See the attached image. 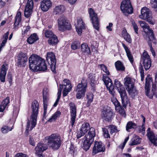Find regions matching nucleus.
Returning a JSON list of instances; mask_svg holds the SVG:
<instances>
[{
    "mask_svg": "<svg viewBox=\"0 0 157 157\" xmlns=\"http://www.w3.org/2000/svg\"><path fill=\"white\" fill-rule=\"evenodd\" d=\"M114 85L119 93L125 91L123 86L117 79L115 80Z\"/></svg>",
    "mask_w": 157,
    "mask_h": 157,
    "instance_id": "34",
    "label": "nucleus"
},
{
    "mask_svg": "<svg viewBox=\"0 0 157 157\" xmlns=\"http://www.w3.org/2000/svg\"><path fill=\"white\" fill-rule=\"evenodd\" d=\"M43 33L46 37L49 38L55 35L51 31L48 29H44L43 30Z\"/></svg>",
    "mask_w": 157,
    "mask_h": 157,
    "instance_id": "47",
    "label": "nucleus"
},
{
    "mask_svg": "<svg viewBox=\"0 0 157 157\" xmlns=\"http://www.w3.org/2000/svg\"><path fill=\"white\" fill-rule=\"evenodd\" d=\"M151 37H149V40H148V44L149 45L150 47V49L152 53V55L153 56H155V51H154V50L153 49V48H152V45H151V42H150V41L151 40Z\"/></svg>",
    "mask_w": 157,
    "mask_h": 157,
    "instance_id": "54",
    "label": "nucleus"
},
{
    "mask_svg": "<svg viewBox=\"0 0 157 157\" xmlns=\"http://www.w3.org/2000/svg\"><path fill=\"white\" fill-rule=\"evenodd\" d=\"M58 29L61 31L66 30H70L71 29V24L68 22L67 18L63 15L60 16L58 19Z\"/></svg>",
    "mask_w": 157,
    "mask_h": 157,
    "instance_id": "8",
    "label": "nucleus"
},
{
    "mask_svg": "<svg viewBox=\"0 0 157 157\" xmlns=\"http://www.w3.org/2000/svg\"><path fill=\"white\" fill-rule=\"evenodd\" d=\"M52 6V2L51 1H41L40 2V8L43 12H45L48 11Z\"/></svg>",
    "mask_w": 157,
    "mask_h": 157,
    "instance_id": "25",
    "label": "nucleus"
},
{
    "mask_svg": "<svg viewBox=\"0 0 157 157\" xmlns=\"http://www.w3.org/2000/svg\"><path fill=\"white\" fill-rule=\"evenodd\" d=\"M121 8L122 12L126 15L132 13L133 11L130 0H123L121 4Z\"/></svg>",
    "mask_w": 157,
    "mask_h": 157,
    "instance_id": "10",
    "label": "nucleus"
},
{
    "mask_svg": "<svg viewBox=\"0 0 157 157\" xmlns=\"http://www.w3.org/2000/svg\"><path fill=\"white\" fill-rule=\"evenodd\" d=\"M140 71L141 75H144V70L142 66L140 67Z\"/></svg>",
    "mask_w": 157,
    "mask_h": 157,
    "instance_id": "63",
    "label": "nucleus"
},
{
    "mask_svg": "<svg viewBox=\"0 0 157 157\" xmlns=\"http://www.w3.org/2000/svg\"><path fill=\"white\" fill-rule=\"evenodd\" d=\"M136 124L132 121L128 122L126 126V130L128 132H130V129L131 128H136Z\"/></svg>",
    "mask_w": 157,
    "mask_h": 157,
    "instance_id": "44",
    "label": "nucleus"
},
{
    "mask_svg": "<svg viewBox=\"0 0 157 157\" xmlns=\"http://www.w3.org/2000/svg\"><path fill=\"white\" fill-rule=\"evenodd\" d=\"M10 124H8V125H5L2 128L1 132L3 133L6 134L13 129V121H12L10 119Z\"/></svg>",
    "mask_w": 157,
    "mask_h": 157,
    "instance_id": "28",
    "label": "nucleus"
},
{
    "mask_svg": "<svg viewBox=\"0 0 157 157\" xmlns=\"http://www.w3.org/2000/svg\"><path fill=\"white\" fill-rule=\"evenodd\" d=\"M21 20V13L19 10L17 12L15 17V21L14 24L15 28L18 26Z\"/></svg>",
    "mask_w": 157,
    "mask_h": 157,
    "instance_id": "37",
    "label": "nucleus"
},
{
    "mask_svg": "<svg viewBox=\"0 0 157 157\" xmlns=\"http://www.w3.org/2000/svg\"><path fill=\"white\" fill-rule=\"evenodd\" d=\"M29 68L34 71H44L47 67L45 60L39 56L32 55L29 59Z\"/></svg>",
    "mask_w": 157,
    "mask_h": 157,
    "instance_id": "2",
    "label": "nucleus"
},
{
    "mask_svg": "<svg viewBox=\"0 0 157 157\" xmlns=\"http://www.w3.org/2000/svg\"><path fill=\"white\" fill-rule=\"evenodd\" d=\"M58 42L57 37L56 35H53L51 37L49 38L48 40V43L50 45H54L56 44Z\"/></svg>",
    "mask_w": 157,
    "mask_h": 157,
    "instance_id": "43",
    "label": "nucleus"
},
{
    "mask_svg": "<svg viewBox=\"0 0 157 157\" xmlns=\"http://www.w3.org/2000/svg\"><path fill=\"white\" fill-rule=\"evenodd\" d=\"M122 34L124 39L129 43H131L132 41L130 35L127 32L125 29H124L122 31Z\"/></svg>",
    "mask_w": 157,
    "mask_h": 157,
    "instance_id": "38",
    "label": "nucleus"
},
{
    "mask_svg": "<svg viewBox=\"0 0 157 157\" xmlns=\"http://www.w3.org/2000/svg\"><path fill=\"white\" fill-rule=\"evenodd\" d=\"M29 142L30 144L32 146H35V141L33 137L31 136H29Z\"/></svg>",
    "mask_w": 157,
    "mask_h": 157,
    "instance_id": "56",
    "label": "nucleus"
},
{
    "mask_svg": "<svg viewBox=\"0 0 157 157\" xmlns=\"http://www.w3.org/2000/svg\"><path fill=\"white\" fill-rule=\"evenodd\" d=\"M141 116L143 118V123L141 126L139 127L138 129L139 132H142V134H144L145 132V128L144 126V124L145 122V118L142 115H141Z\"/></svg>",
    "mask_w": 157,
    "mask_h": 157,
    "instance_id": "46",
    "label": "nucleus"
},
{
    "mask_svg": "<svg viewBox=\"0 0 157 157\" xmlns=\"http://www.w3.org/2000/svg\"><path fill=\"white\" fill-rule=\"evenodd\" d=\"M37 157H44V156L43 155L42 153H35Z\"/></svg>",
    "mask_w": 157,
    "mask_h": 157,
    "instance_id": "64",
    "label": "nucleus"
},
{
    "mask_svg": "<svg viewBox=\"0 0 157 157\" xmlns=\"http://www.w3.org/2000/svg\"><path fill=\"white\" fill-rule=\"evenodd\" d=\"M141 60L145 69L147 70L151 67V62L149 56L147 53L144 51L141 56Z\"/></svg>",
    "mask_w": 157,
    "mask_h": 157,
    "instance_id": "14",
    "label": "nucleus"
},
{
    "mask_svg": "<svg viewBox=\"0 0 157 157\" xmlns=\"http://www.w3.org/2000/svg\"><path fill=\"white\" fill-rule=\"evenodd\" d=\"M115 67L118 71H124L125 67L123 64L120 61H116L115 63Z\"/></svg>",
    "mask_w": 157,
    "mask_h": 157,
    "instance_id": "41",
    "label": "nucleus"
},
{
    "mask_svg": "<svg viewBox=\"0 0 157 157\" xmlns=\"http://www.w3.org/2000/svg\"><path fill=\"white\" fill-rule=\"evenodd\" d=\"M89 17L92 21L93 27L97 31H99L100 28V24L98 18L97 14L94 10L92 8H89L88 10Z\"/></svg>",
    "mask_w": 157,
    "mask_h": 157,
    "instance_id": "9",
    "label": "nucleus"
},
{
    "mask_svg": "<svg viewBox=\"0 0 157 157\" xmlns=\"http://www.w3.org/2000/svg\"><path fill=\"white\" fill-rule=\"evenodd\" d=\"M147 136L151 142L155 146H157V136L151 132L147 133Z\"/></svg>",
    "mask_w": 157,
    "mask_h": 157,
    "instance_id": "31",
    "label": "nucleus"
},
{
    "mask_svg": "<svg viewBox=\"0 0 157 157\" xmlns=\"http://www.w3.org/2000/svg\"><path fill=\"white\" fill-rule=\"evenodd\" d=\"M133 27V29L135 30V32L136 33H138V27L135 21L134 20L131 21Z\"/></svg>",
    "mask_w": 157,
    "mask_h": 157,
    "instance_id": "53",
    "label": "nucleus"
},
{
    "mask_svg": "<svg viewBox=\"0 0 157 157\" xmlns=\"http://www.w3.org/2000/svg\"><path fill=\"white\" fill-rule=\"evenodd\" d=\"M135 79L132 78L127 76L124 79V84L126 89L129 88L134 86Z\"/></svg>",
    "mask_w": 157,
    "mask_h": 157,
    "instance_id": "27",
    "label": "nucleus"
},
{
    "mask_svg": "<svg viewBox=\"0 0 157 157\" xmlns=\"http://www.w3.org/2000/svg\"><path fill=\"white\" fill-rule=\"evenodd\" d=\"M9 34V32H7L3 36V38L4 39V40H7L8 36Z\"/></svg>",
    "mask_w": 157,
    "mask_h": 157,
    "instance_id": "62",
    "label": "nucleus"
},
{
    "mask_svg": "<svg viewBox=\"0 0 157 157\" xmlns=\"http://www.w3.org/2000/svg\"><path fill=\"white\" fill-rule=\"evenodd\" d=\"M46 60L50 65L51 70L53 72L56 73V59L54 53L52 52H48L46 55Z\"/></svg>",
    "mask_w": 157,
    "mask_h": 157,
    "instance_id": "11",
    "label": "nucleus"
},
{
    "mask_svg": "<svg viewBox=\"0 0 157 157\" xmlns=\"http://www.w3.org/2000/svg\"><path fill=\"white\" fill-rule=\"evenodd\" d=\"M14 157H29V156L27 155L22 153H18L16 154Z\"/></svg>",
    "mask_w": 157,
    "mask_h": 157,
    "instance_id": "59",
    "label": "nucleus"
},
{
    "mask_svg": "<svg viewBox=\"0 0 157 157\" xmlns=\"http://www.w3.org/2000/svg\"><path fill=\"white\" fill-rule=\"evenodd\" d=\"M102 80L109 93L111 94V101L114 105L115 108L120 105V103L115 96L114 87L111 80L109 77L105 74L102 75Z\"/></svg>",
    "mask_w": 157,
    "mask_h": 157,
    "instance_id": "3",
    "label": "nucleus"
},
{
    "mask_svg": "<svg viewBox=\"0 0 157 157\" xmlns=\"http://www.w3.org/2000/svg\"><path fill=\"white\" fill-rule=\"evenodd\" d=\"M61 114V113L59 111H57L52 116L48 121L49 122L55 121L57 118L59 117Z\"/></svg>",
    "mask_w": 157,
    "mask_h": 157,
    "instance_id": "39",
    "label": "nucleus"
},
{
    "mask_svg": "<svg viewBox=\"0 0 157 157\" xmlns=\"http://www.w3.org/2000/svg\"><path fill=\"white\" fill-rule=\"evenodd\" d=\"M70 109L71 123L72 127L75 123L76 116V108L75 104L72 102L69 104Z\"/></svg>",
    "mask_w": 157,
    "mask_h": 157,
    "instance_id": "17",
    "label": "nucleus"
},
{
    "mask_svg": "<svg viewBox=\"0 0 157 157\" xmlns=\"http://www.w3.org/2000/svg\"><path fill=\"white\" fill-rule=\"evenodd\" d=\"M128 93L132 98L134 97L137 94V91L135 88L134 86L127 89Z\"/></svg>",
    "mask_w": 157,
    "mask_h": 157,
    "instance_id": "42",
    "label": "nucleus"
},
{
    "mask_svg": "<svg viewBox=\"0 0 157 157\" xmlns=\"http://www.w3.org/2000/svg\"><path fill=\"white\" fill-rule=\"evenodd\" d=\"M84 80L81 81V83H79L76 87V91L77 92L76 94V98L78 99H80L84 96L86 91V89L87 87V82L84 83Z\"/></svg>",
    "mask_w": 157,
    "mask_h": 157,
    "instance_id": "13",
    "label": "nucleus"
},
{
    "mask_svg": "<svg viewBox=\"0 0 157 157\" xmlns=\"http://www.w3.org/2000/svg\"><path fill=\"white\" fill-rule=\"evenodd\" d=\"M33 0H28L24 11V15L25 17H29L31 16L33 7Z\"/></svg>",
    "mask_w": 157,
    "mask_h": 157,
    "instance_id": "19",
    "label": "nucleus"
},
{
    "mask_svg": "<svg viewBox=\"0 0 157 157\" xmlns=\"http://www.w3.org/2000/svg\"><path fill=\"white\" fill-rule=\"evenodd\" d=\"M38 40V37L36 33L31 34L27 39V42L30 44L34 43Z\"/></svg>",
    "mask_w": 157,
    "mask_h": 157,
    "instance_id": "36",
    "label": "nucleus"
},
{
    "mask_svg": "<svg viewBox=\"0 0 157 157\" xmlns=\"http://www.w3.org/2000/svg\"><path fill=\"white\" fill-rule=\"evenodd\" d=\"M88 79L90 81V82L94 84L95 82V76L93 74L90 73L89 75Z\"/></svg>",
    "mask_w": 157,
    "mask_h": 157,
    "instance_id": "52",
    "label": "nucleus"
},
{
    "mask_svg": "<svg viewBox=\"0 0 157 157\" xmlns=\"http://www.w3.org/2000/svg\"><path fill=\"white\" fill-rule=\"evenodd\" d=\"M49 146L55 150L58 149L61 144V140L59 135L56 134H52L46 137Z\"/></svg>",
    "mask_w": 157,
    "mask_h": 157,
    "instance_id": "6",
    "label": "nucleus"
},
{
    "mask_svg": "<svg viewBox=\"0 0 157 157\" xmlns=\"http://www.w3.org/2000/svg\"><path fill=\"white\" fill-rule=\"evenodd\" d=\"M31 116L27 123L26 131L28 132L32 130L36 124L37 118H36V121L31 119Z\"/></svg>",
    "mask_w": 157,
    "mask_h": 157,
    "instance_id": "29",
    "label": "nucleus"
},
{
    "mask_svg": "<svg viewBox=\"0 0 157 157\" xmlns=\"http://www.w3.org/2000/svg\"><path fill=\"white\" fill-rule=\"evenodd\" d=\"M8 69V65L6 63H4L1 66L0 69V78L1 81L2 82H5V77Z\"/></svg>",
    "mask_w": 157,
    "mask_h": 157,
    "instance_id": "24",
    "label": "nucleus"
},
{
    "mask_svg": "<svg viewBox=\"0 0 157 157\" xmlns=\"http://www.w3.org/2000/svg\"><path fill=\"white\" fill-rule=\"evenodd\" d=\"M43 96L44 104V115H45L48 105V101L49 100L48 90L47 88H44L43 91Z\"/></svg>",
    "mask_w": 157,
    "mask_h": 157,
    "instance_id": "22",
    "label": "nucleus"
},
{
    "mask_svg": "<svg viewBox=\"0 0 157 157\" xmlns=\"http://www.w3.org/2000/svg\"><path fill=\"white\" fill-rule=\"evenodd\" d=\"M114 113L110 107L106 106L102 112V118L106 121L110 122L114 117Z\"/></svg>",
    "mask_w": 157,
    "mask_h": 157,
    "instance_id": "12",
    "label": "nucleus"
},
{
    "mask_svg": "<svg viewBox=\"0 0 157 157\" xmlns=\"http://www.w3.org/2000/svg\"><path fill=\"white\" fill-rule=\"evenodd\" d=\"M86 96L88 99L87 105L89 106L93 101L94 95L92 93H89L86 94Z\"/></svg>",
    "mask_w": 157,
    "mask_h": 157,
    "instance_id": "49",
    "label": "nucleus"
},
{
    "mask_svg": "<svg viewBox=\"0 0 157 157\" xmlns=\"http://www.w3.org/2000/svg\"><path fill=\"white\" fill-rule=\"evenodd\" d=\"M75 25L77 32L78 35H81L82 30L85 28L84 23L81 17L77 18Z\"/></svg>",
    "mask_w": 157,
    "mask_h": 157,
    "instance_id": "16",
    "label": "nucleus"
},
{
    "mask_svg": "<svg viewBox=\"0 0 157 157\" xmlns=\"http://www.w3.org/2000/svg\"><path fill=\"white\" fill-rule=\"evenodd\" d=\"M141 140L139 136L134 135L131 140L129 144L130 146H133L139 144L141 142Z\"/></svg>",
    "mask_w": 157,
    "mask_h": 157,
    "instance_id": "33",
    "label": "nucleus"
},
{
    "mask_svg": "<svg viewBox=\"0 0 157 157\" xmlns=\"http://www.w3.org/2000/svg\"><path fill=\"white\" fill-rule=\"evenodd\" d=\"M140 13L141 14L139 16L140 18L143 20H146V21L150 24H154L155 21L151 17L149 9L146 7H144L141 9Z\"/></svg>",
    "mask_w": 157,
    "mask_h": 157,
    "instance_id": "7",
    "label": "nucleus"
},
{
    "mask_svg": "<svg viewBox=\"0 0 157 157\" xmlns=\"http://www.w3.org/2000/svg\"><path fill=\"white\" fill-rule=\"evenodd\" d=\"M80 46V44L78 41H75L72 44L71 48L72 49L76 50Z\"/></svg>",
    "mask_w": 157,
    "mask_h": 157,
    "instance_id": "51",
    "label": "nucleus"
},
{
    "mask_svg": "<svg viewBox=\"0 0 157 157\" xmlns=\"http://www.w3.org/2000/svg\"><path fill=\"white\" fill-rule=\"evenodd\" d=\"M102 129L104 137L106 138L110 137L109 135L108 130L105 128H102Z\"/></svg>",
    "mask_w": 157,
    "mask_h": 157,
    "instance_id": "55",
    "label": "nucleus"
},
{
    "mask_svg": "<svg viewBox=\"0 0 157 157\" xmlns=\"http://www.w3.org/2000/svg\"><path fill=\"white\" fill-rule=\"evenodd\" d=\"M122 46L125 50L127 56L130 62L132 63L133 62V57L132 55L129 50L124 44H122Z\"/></svg>",
    "mask_w": 157,
    "mask_h": 157,
    "instance_id": "35",
    "label": "nucleus"
},
{
    "mask_svg": "<svg viewBox=\"0 0 157 157\" xmlns=\"http://www.w3.org/2000/svg\"><path fill=\"white\" fill-rule=\"evenodd\" d=\"M105 148L101 142H95L93 149V154L95 155L98 152L104 151Z\"/></svg>",
    "mask_w": 157,
    "mask_h": 157,
    "instance_id": "23",
    "label": "nucleus"
},
{
    "mask_svg": "<svg viewBox=\"0 0 157 157\" xmlns=\"http://www.w3.org/2000/svg\"><path fill=\"white\" fill-rule=\"evenodd\" d=\"M39 103L36 101H34L32 103L31 105L32 113L31 115V119H33V121H36V118H37V115L38 113Z\"/></svg>",
    "mask_w": 157,
    "mask_h": 157,
    "instance_id": "18",
    "label": "nucleus"
},
{
    "mask_svg": "<svg viewBox=\"0 0 157 157\" xmlns=\"http://www.w3.org/2000/svg\"><path fill=\"white\" fill-rule=\"evenodd\" d=\"M113 26V24L112 23H109V25L106 27V28L107 31H111L112 30V27Z\"/></svg>",
    "mask_w": 157,
    "mask_h": 157,
    "instance_id": "61",
    "label": "nucleus"
},
{
    "mask_svg": "<svg viewBox=\"0 0 157 157\" xmlns=\"http://www.w3.org/2000/svg\"><path fill=\"white\" fill-rule=\"evenodd\" d=\"M121 99L122 104L124 107L126 108L127 106L129 104L130 106L129 101L128 99L125 91L119 93Z\"/></svg>",
    "mask_w": 157,
    "mask_h": 157,
    "instance_id": "26",
    "label": "nucleus"
},
{
    "mask_svg": "<svg viewBox=\"0 0 157 157\" xmlns=\"http://www.w3.org/2000/svg\"><path fill=\"white\" fill-rule=\"evenodd\" d=\"M115 108L116 110L121 115L124 117H125L126 114L124 109L120 104V105L116 106Z\"/></svg>",
    "mask_w": 157,
    "mask_h": 157,
    "instance_id": "45",
    "label": "nucleus"
},
{
    "mask_svg": "<svg viewBox=\"0 0 157 157\" xmlns=\"http://www.w3.org/2000/svg\"><path fill=\"white\" fill-rule=\"evenodd\" d=\"M152 82V78L150 75H148L146 79L145 86L146 95L150 98H152L154 95L157 96V88L156 84H153L151 91L150 90V83Z\"/></svg>",
    "mask_w": 157,
    "mask_h": 157,
    "instance_id": "5",
    "label": "nucleus"
},
{
    "mask_svg": "<svg viewBox=\"0 0 157 157\" xmlns=\"http://www.w3.org/2000/svg\"><path fill=\"white\" fill-rule=\"evenodd\" d=\"M28 57L26 54L20 53L17 56V65L18 67H24L27 61Z\"/></svg>",
    "mask_w": 157,
    "mask_h": 157,
    "instance_id": "15",
    "label": "nucleus"
},
{
    "mask_svg": "<svg viewBox=\"0 0 157 157\" xmlns=\"http://www.w3.org/2000/svg\"><path fill=\"white\" fill-rule=\"evenodd\" d=\"M151 7L154 9H157V0H151Z\"/></svg>",
    "mask_w": 157,
    "mask_h": 157,
    "instance_id": "57",
    "label": "nucleus"
},
{
    "mask_svg": "<svg viewBox=\"0 0 157 157\" xmlns=\"http://www.w3.org/2000/svg\"><path fill=\"white\" fill-rule=\"evenodd\" d=\"M81 51L86 54H90V49L86 43H83L81 45Z\"/></svg>",
    "mask_w": 157,
    "mask_h": 157,
    "instance_id": "40",
    "label": "nucleus"
},
{
    "mask_svg": "<svg viewBox=\"0 0 157 157\" xmlns=\"http://www.w3.org/2000/svg\"><path fill=\"white\" fill-rule=\"evenodd\" d=\"M10 100V97H7L2 101L0 104V112L1 113V115H0V117L4 115V113L6 112V110L8 108L9 106Z\"/></svg>",
    "mask_w": 157,
    "mask_h": 157,
    "instance_id": "21",
    "label": "nucleus"
},
{
    "mask_svg": "<svg viewBox=\"0 0 157 157\" xmlns=\"http://www.w3.org/2000/svg\"><path fill=\"white\" fill-rule=\"evenodd\" d=\"M141 27L143 28L144 32L146 33L149 34L150 35L149 37L151 38V39H154L155 38L153 32L150 29V27L146 22L143 21H140L139 22Z\"/></svg>",
    "mask_w": 157,
    "mask_h": 157,
    "instance_id": "20",
    "label": "nucleus"
},
{
    "mask_svg": "<svg viewBox=\"0 0 157 157\" xmlns=\"http://www.w3.org/2000/svg\"><path fill=\"white\" fill-rule=\"evenodd\" d=\"M72 88V86L71 84L70 81L67 79H64L63 81V84L60 85L59 88L58 89L57 93V98L53 106L56 107L61 97L62 89H63V96L65 97L70 91Z\"/></svg>",
    "mask_w": 157,
    "mask_h": 157,
    "instance_id": "4",
    "label": "nucleus"
},
{
    "mask_svg": "<svg viewBox=\"0 0 157 157\" xmlns=\"http://www.w3.org/2000/svg\"><path fill=\"white\" fill-rule=\"evenodd\" d=\"M30 28L29 26L24 27L22 30V33L23 34H25L29 30Z\"/></svg>",
    "mask_w": 157,
    "mask_h": 157,
    "instance_id": "58",
    "label": "nucleus"
},
{
    "mask_svg": "<svg viewBox=\"0 0 157 157\" xmlns=\"http://www.w3.org/2000/svg\"><path fill=\"white\" fill-rule=\"evenodd\" d=\"M65 10V8L63 6L58 5L54 8L53 13L55 15L61 14L63 13Z\"/></svg>",
    "mask_w": 157,
    "mask_h": 157,
    "instance_id": "30",
    "label": "nucleus"
},
{
    "mask_svg": "<svg viewBox=\"0 0 157 157\" xmlns=\"http://www.w3.org/2000/svg\"><path fill=\"white\" fill-rule=\"evenodd\" d=\"M108 127L110 129V132L112 133L116 132L117 130L116 128L113 125H110Z\"/></svg>",
    "mask_w": 157,
    "mask_h": 157,
    "instance_id": "60",
    "label": "nucleus"
},
{
    "mask_svg": "<svg viewBox=\"0 0 157 157\" xmlns=\"http://www.w3.org/2000/svg\"><path fill=\"white\" fill-rule=\"evenodd\" d=\"M19 108L18 107H14L13 111V119L11 120L14 121L15 120L17 117L19 112Z\"/></svg>",
    "mask_w": 157,
    "mask_h": 157,
    "instance_id": "48",
    "label": "nucleus"
},
{
    "mask_svg": "<svg viewBox=\"0 0 157 157\" xmlns=\"http://www.w3.org/2000/svg\"><path fill=\"white\" fill-rule=\"evenodd\" d=\"M47 149L45 145L42 143H39L35 148V153H42L44 151Z\"/></svg>",
    "mask_w": 157,
    "mask_h": 157,
    "instance_id": "32",
    "label": "nucleus"
},
{
    "mask_svg": "<svg viewBox=\"0 0 157 157\" xmlns=\"http://www.w3.org/2000/svg\"><path fill=\"white\" fill-rule=\"evenodd\" d=\"M98 67H100L104 72L106 73L108 75H110V73L107 69V67L103 64H100L98 65Z\"/></svg>",
    "mask_w": 157,
    "mask_h": 157,
    "instance_id": "50",
    "label": "nucleus"
},
{
    "mask_svg": "<svg viewBox=\"0 0 157 157\" xmlns=\"http://www.w3.org/2000/svg\"><path fill=\"white\" fill-rule=\"evenodd\" d=\"M89 130L87 134L85 136V139L83 146L86 147V150L89 149L91 144L94 140V137L95 136V130L93 128H90V124L88 123H84L82 125L78 132L77 138L78 139L84 136Z\"/></svg>",
    "mask_w": 157,
    "mask_h": 157,
    "instance_id": "1",
    "label": "nucleus"
}]
</instances>
